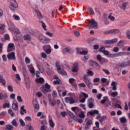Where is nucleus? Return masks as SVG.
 <instances>
[{"label":"nucleus","instance_id":"obj_54","mask_svg":"<svg viewBox=\"0 0 130 130\" xmlns=\"http://www.w3.org/2000/svg\"><path fill=\"white\" fill-rule=\"evenodd\" d=\"M6 115V112H2L0 113V118H4Z\"/></svg>","mask_w":130,"mask_h":130},{"label":"nucleus","instance_id":"obj_53","mask_svg":"<svg viewBox=\"0 0 130 130\" xmlns=\"http://www.w3.org/2000/svg\"><path fill=\"white\" fill-rule=\"evenodd\" d=\"M52 96L54 98H55V97H57V93L56 92V91H55V90L53 91V92L52 93Z\"/></svg>","mask_w":130,"mask_h":130},{"label":"nucleus","instance_id":"obj_36","mask_svg":"<svg viewBox=\"0 0 130 130\" xmlns=\"http://www.w3.org/2000/svg\"><path fill=\"white\" fill-rule=\"evenodd\" d=\"M36 13H37V15L38 16L39 19H42V15H41V13L38 10H36Z\"/></svg>","mask_w":130,"mask_h":130},{"label":"nucleus","instance_id":"obj_38","mask_svg":"<svg viewBox=\"0 0 130 130\" xmlns=\"http://www.w3.org/2000/svg\"><path fill=\"white\" fill-rule=\"evenodd\" d=\"M54 85H61V81L60 80H55L53 81Z\"/></svg>","mask_w":130,"mask_h":130},{"label":"nucleus","instance_id":"obj_29","mask_svg":"<svg viewBox=\"0 0 130 130\" xmlns=\"http://www.w3.org/2000/svg\"><path fill=\"white\" fill-rule=\"evenodd\" d=\"M112 13H110L108 18L110 19V20H111L112 22H113L115 20V17H114V16H112Z\"/></svg>","mask_w":130,"mask_h":130},{"label":"nucleus","instance_id":"obj_23","mask_svg":"<svg viewBox=\"0 0 130 130\" xmlns=\"http://www.w3.org/2000/svg\"><path fill=\"white\" fill-rule=\"evenodd\" d=\"M33 106L35 109H37V110H38L39 109V104L37 103V102H33Z\"/></svg>","mask_w":130,"mask_h":130},{"label":"nucleus","instance_id":"obj_13","mask_svg":"<svg viewBox=\"0 0 130 130\" xmlns=\"http://www.w3.org/2000/svg\"><path fill=\"white\" fill-rule=\"evenodd\" d=\"M86 85L87 86V87L89 88V89H92L93 88V86H92V83L89 80H85L84 81Z\"/></svg>","mask_w":130,"mask_h":130},{"label":"nucleus","instance_id":"obj_45","mask_svg":"<svg viewBox=\"0 0 130 130\" xmlns=\"http://www.w3.org/2000/svg\"><path fill=\"white\" fill-rule=\"evenodd\" d=\"M26 127L27 129L29 130H33V127L31 125L30 123H28L26 126Z\"/></svg>","mask_w":130,"mask_h":130},{"label":"nucleus","instance_id":"obj_32","mask_svg":"<svg viewBox=\"0 0 130 130\" xmlns=\"http://www.w3.org/2000/svg\"><path fill=\"white\" fill-rule=\"evenodd\" d=\"M106 62H108V60L104 58H102L101 61H100V64H103V63H106Z\"/></svg>","mask_w":130,"mask_h":130},{"label":"nucleus","instance_id":"obj_48","mask_svg":"<svg viewBox=\"0 0 130 130\" xmlns=\"http://www.w3.org/2000/svg\"><path fill=\"white\" fill-rule=\"evenodd\" d=\"M117 38L113 39L112 40H110L111 41V44H113L114 43H116L117 42Z\"/></svg>","mask_w":130,"mask_h":130},{"label":"nucleus","instance_id":"obj_9","mask_svg":"<svg viewBox=\"0 0 130 130\" xmlns=\"http://www.w3.org/2000/svg\"><path fill=\"white\" fill-rule=\"evenodd\" d=\"M14 50H15V47L14 46V44H9L8 46L7 52H11V51H14Z\"/></svg>","mask_w":130,"mask_h":130},{"label":"nucleus","instance_id":"obj_11","mask_svg":"<svg viewBox=\"0 0 130 130\" xmlns=\"http://www.w3.org/2000/svg\"><path fill=\"white\" fill-rule=\"evenodd\" d=\"M23 74L24 77V80H27L29 79V76H28V73H27V71L26 70V68L23 67L22 68Z\"/></svg>","mask_w":130,"mask_h":130},{"label":"nucleus","instance_id":"obj_63","mask_svg":"<svg viewBox=\"0 0 130 130\" xmlns=\"http://www.w3.org/2000/svg\"><path fill=\"white\" fill-rule=\"evenodd\" d=\"M75 81H76V80L74 78H70L69 79V82L70 83V84H73V83H74Z\"/></svg>","mask_w":130,"mask_h":130},{"label":"nucleus","instance_id":"obj_28","mask_svg":"<svg viewBox=\"0 0 130 130\" xmlns=\"http://www.w3.org/2000/svg\"><path fill=\"white\" fill-rule=\"evenodd\" d=\"M70 51V48L66 47L63 49L62 53H63V54H66L67 52H69V53H71V52Z\"/></svg>","mask_w":130,"mask_h":130},{"label":"nucleus","instance_id":"obj_41","mask_svg":"<svg viewBox=\"0 0 130 130\" xmlns=\"http://www.w3.org/2000/svg\"><path fill=\"white\" fill-rule=\"evenodd\" d=\"M87 74L88 76H93L94 75V73H93V71H90V70H87Z\"/></svg>","mask_w":130,"mask_h":130},{"label":"nucleus","instance_id":"obj_6","mask_svg":"<svg viewBox=\"0 0 130 130\" xmlns=\"http://www.w3.org/2000/svg\"><path fill=\"white\" fill-rule=\"evenodd\" d=\"M7 58L10 60H16V55L15 52H12L7 55Z\"/></svg>","mask_w":130,"mask_h":130},{"label":"nucleus","instance_id":"obj_39","mask_svg":"<svg viewBox=\"0 0 130 130\" xmlns=\"http://www.w3.org/2000/svg\"><path fill=\"white\" fill-rule=\"evenodd\" d=\"M120 120L121 123H124V122H126V118L125 117H122L120 118Z\"/></svg>","mask_w":130,"mask_h":130},{"label":"nucleus","instance_id":"obj_1","mask_svg":"<svg viewBox=\"0 0 130 130\" xmlns=\"http://www.w3.org/2000/svg\"><path fill=\"white\" fill-rule=\"evenodd\" d=\"M41 91L43 93H44V94H46V93L51 92V90L50 89V85H49L48 83H46L45 85L42 86Z\"/></svg>","mask_w":130,"mask_h":130},{"label":"nucleus","instance_id":"obj_25","mask_svg":"<svg viewBox=\"0 0 130 130\" xmlns=\"http://www.w3.org/2000/svg\"><path fill=\"white\" fill-rule=\"evenodd\" d=\"M14 34L15 35V36H17V35H19L20 34V30L18 28H15L13 30Z\"/></svg>","mask_w":130,"mask_h":130},{"label":"nucleus","instance_id":"obj_42","mask_svg":"<svg viewBox=\"0 0 130 130\" xmlns=\"http://www.w3.org/2000/svg\"><path fill=\"white\" fill-rule=\"evenodd\" d=\"M108 97L107 96H104L103 98V99L101 101V104H104L105 102H106V100H107Z\"/></svg>","mask_w":130,"mask_h":130},{"label":"nucleus","instance_id":"obj_52","mask_svg":"<svg viewBox=\"0 0 130 130\" xmlns=\"http://www.w3.org/2000/svg\"><path fill=\"white\" fill-rule=\"evenodd\" d=\"M24 40H30V36L27 34L24 36Z\"/></svg>","mask_w":130,"mask_h":130},{"label":"nucleus","instance_id":"obj_58","mask_svg":"<svg viewBox=\"0 0 130 130\" xmlns=\"http://www.w3.org/2000/svg\"><path fill=\"white\" fill-rule=\"evenodd\" d=\"M71 100V97H67L65 98V102L66 103H70V101Z\"/></svg>","mask_w":130,"mask_h":130},{"label":"nucleus","instance_id":"obj_16","mask_svg":"<svg viewBox=\"0 0 130 130\" xmlns=\"http://www.w3.org/2000/svg\"><path fill=\"white\" fill-rule=\"evenodd\" d=\"M0 83H1L3 86L6 85V79L4 78V76L3 75H0Z\"/></svg>","mask_w":130,"mask_h":130},{"label":"nucleus","instance_id":"obj_18","mask_svg":"<svg viewBox=\"0 0 130 130\" xmlns=\"http://www.w3.org/2000/svg\"><path fill=\"white\" fill-rule=\"evenodd\" d=\"M49 122L51 127H54V122L52 121V118L50 116H49Z\"/></svg>","mask_w":130,"mask_h":130},{"label":"nucleus","instance_id":"obj_24","mask_svg":"<svg viewBox=\"0 0 130 130\" xmlns=\"http://www.w3.org/2000/svg\"><path fill=\"white\" fill-rule=\"evenodd\" d=\"M91 124H93V122L91 120H88L86 122V125H85V128H88V126H89V125H91Z\"/></svg>","mask_w":130,"mask_h":130},{"label":"nucleus","instance_id":"obj_35","mask_svg":"<svg viewBox=\"0 0 130 130\" xmlns=\"http://www.w3.org/2000/svg\"><path fill=\"white\" fill-rule=\"evenodd\" d=\"M72 111H74V112L76 111V110H77V111H81V109L79 108L78 107H74L71 108Z\"/></svg>","mask_w":130,"mask_h":130},{"label":"nucleus","instance_id":"obj_5","mask_svg":"<svg viewBox=\"0 0 130 130\" xmlns=\"http://www.w3.org/2000/svg\"><path fill=\"white\" fill-rule=\"evenodd\" d=\"M88 106L89 108L92 109L94 108V100L91 98H90L87 100Z\"/></svg>","mask_w":130,"mask_h":130},{"label":"nucleus","instance_id":"obj_30","mask_svg":"<svg viewBox=\"0 0 130 130\" xmlns=\"http://www.w3.org/2000/svg\"><path fill=\"white\" fill-rule=\"evenodd\" d=\"M11 106H10V103H6L3 105V108L6 109V108H10Z\"/></svg>","mask_w":130,"mask_h":130},{"label":"nucleus","instance_id":"obj_44","mask_svg":"<svg viewBox=\"0 0 130 130\" xmlns=\"http://www.w3.org/2000/svg\"><path fill=\"white\" fill-rule=\"evenodd\" d=\"M49 101L51 106H54V105H55V104H56V101H52L51 100Z\"/></svg>","mask_w":130,"mask_h":130},{"label":"nucleus","instance_id":"obj_12","mask_svg":"<svg viewBox=\"0 0 130 130\" xmlns=\"http://www.w3.org/2000/svg\"><path fill=\"white\" fill-rule=\"evenodd\" d=\"M118 85V83H117L116 82L113 81L111 83V86L112 87L113 91H116L117 88L116 87V86Z\"/></svg>","mask_w":130,"mask_h":130},{"label":"nucleus","instance_id":"obj_43","mask_svg":"<svg viewBox=\"0 0 130 130\" xmlns=\"http://www.w3.org/2000/svg\"><path fill=\"white\" fill-rule=\"evenodd\" d=\"M41 23H42V26L43 27V28L45 30V31H47V29L46 28V25H45V23L43 22V21H41Z\"/></svg>","mask_w":130,"mask_h":130},{"label":"nucleus","instance_id":"obj_20","mask_svg":"<svg viewBox=\"0 0 130 130\" xmlns=\"http://www.w3.org/2000/svg\"><path fill=\"white\" fill-rule=\"evenodd\" d=\"M76 50H77V54H79V53H80V54L86 55V54H87L88 53V52L87 51H83L79 52V48H76Z\"/></svg>","mask_w":130,"mask_h":130},{"label":"nucleus","instance_id":"obj_60","mask_svg":"<svg viewBox=\"0 0 130 130\" xmlns=\"http://www.w3.org/2000/svg\"><path fill=\"white\" fill-rule=\"evenodd\" d=\"M126 34L127 38L130 40V31L129 30H127L126 32Z\"/></svg>","mask_w":130,"mask_h":130},{"label":"nucleus","instance_id":"obj_15","mask_svg":"<svg viewBox=\"0 0 130 130\" xmlns=\"http://www.w3.org/2000/svg\"><path fill=\"white\" fill-rule=\"evenodd\" d=\"M5 28H6L5 24H0V34H4L5 33Z\"/></svg>","mask_w":130,"mask_h":130},{"label":"nucleus","instance_id":"obj_46","mask_svg":"<svg viewBox=\"0 0 130 130\" xmlns=\"http://www.w3.org/2000/svg\"><path fill=\"white\" fill-rule=\"evenodd\" d=\"M88 11L89 12V13H90V14L91 15H94V10H93V9L92 8H88L87 9Z\"/></svg>","mask_w":130,"mask_h":130},{"label":"nucleus","instance_id":"obj_19","mask_svg":"<svg viewBox=\"0 0 130 130\" xmlns=\"http://www.w3.org/2000/svg\"><path fill=\"white\" fill-rule=\"evenodd\" d=\"M88 113L90 115L93 116L94 114H99V111L97 110H94L93 111L88 112Z\"/></svg>","mask_w":130,"mask_h":130},{"label":"nucleus","instance_id":"obj_34","mask_svg":"<svg viewBox=\"0 0 130 130\" xmlns=\"http://www.w3.org/2000/svg\"><path fill=\"white\" fill-rule=\"evenodd\" d=\"M6 128L8 130H13L14 129V126L11 124H7L6 125Z\"/></svg>","mask_w":130,"mask_h":130},{"label":"nucleus","instance_id":"obj_17","mask_svg":"<svg viewBox=\"0 0 130 130\" xmlns=\"http://www.w3.org/2000/svg\"><path fill=\"white\" fill-rule=\"evenodd\" d=\"M20 112L21 115H24V113H27V110L25 109V106H22L21 107Z\"/></svg>","mask_w":130,"mask_h":130},{"label":"nucleus","instance_id":"obj_49","mask_svg":"<svg viewBox=\"0 0 130 130\" xmlns=\"http://www.w3.org/2000/svg\"><path fill=\"white\" fill-rule=\"evenodd\" d=\"M7 88L10 92H14V89H13V86H12V85H8Z\"/></svg>","mask_w":130,"mask_h":130},{"label":"nucleus","instance_id":"obj_22","mask_svg":"<svg viewBox=\"0 0 130 130\" xmlns=\"http://www.w3.org/2000/svg\"><path fill=\"white\" fill-rule=\"evenodd\" d=\"M128 5V3L127 2H124L122 4V7H120V9H122L123 11L126 9V6Z\"/></svg>","mask_w":130,"mask_h":130},{"label":"nucleus","instance_id":"obj_21","mask_svg":"<svg viewBox=\"0 0 130 130\" xmlns=\"http://www.w3.org/2000/svg\"><path fill=\"white\" fill-rule=\"evenodd\" d=\"M118 56H123L125 55H128V53L125 52H118Z\"/></svg>","mask_w":130,"mask_h":130},{"label":"nucleus","instance_id":"obj_55","mask_svg":"<svg viewBox=\"0 0 130 130\" xmlns=\"http://www.w3.org/2000/svg\"><path fill=\"white\" fill-rule=\"evenodd\" d=\"M13 18H14V19L16 20V21H19L20 20V17L16 14L13 15Z\"/></svg>","mask_w":130,"mask_h":130},{"label":"nucleus","instance_id":"obj_31","mask_svg":"<svg viewBox=\"0 0 130 130\" xmlns=\"http://www.w3.org/2000/svg\"><path fill=\"white\" fill-rule=\"evenodd\" d=\"M36 82L37 83H43L44 82V79L43 78H40L39 79H36Z\"/></svg>","mask_w":130,"mask_h":130},{"label":"nucleus","instance_id":"obj_59","mask_svg":"<svg viewBox=\"0 0 130 130\" xmlns=\"http://www.w3.org/2000/svg\"><path fill=\"white\" fill-rule=\"evenodd\" d=\"M70 104H74L75 103V100L73 97H70V101L69 102Z\"/></svg>","mask_w":130,"mask_h":130},{"label":"nucleus","instance_id":"obj_2","mask_svg":"<svg viewBox=\"0 0 130 130\" xmlns=\"http://www.w3.org/2000/svg\"><path fill=\"white\" fill-rule=\"evenodd\" d=\"M97 24H98L97 22H96V21H95L94 19H92L88 23V27H89V29H92V28L97 29L98 28V27L97 26Z\"/></svg>","mask_w":130,"mask_h":130},{"label":"nucleus","instance_id":"obj_47","mask_svg":"<svg viewBox=\"0 0 130 130\" xmlns=\"http://www.w3.org/2000/svg\"><path fill=\"white\" fill-rule=\"evenodd\" d=\"M12 125H13V126H18V123H17L16 119H14L12 121Z\"/></svg>","mask_w":130,"mask_h":130},{"label":"nucleus","instance_id":"obj_33","mask_svg":"<svg viewBox=\"0 0 130 130\" xmlns=\"http://www.w3.org/2000/svg\"><path fill=\"white\" fill-rule=\"evenodd\" d=\"M111 106V103L109 101V99L108 98H107V100L106 101V106L107 107H108V106Z\"/></svg>","mask_w":130,"mask_h":130},{"label":"nucleus","instance_id":"obj_50","mask_svg":"<svg viewBox=\"0 0 130 130\" xmlns=\"http://www.w3.org/2000/svg\"><path fill=\"white\" fill-rule=\"evenodd\" d=\"M96 59L97 60H98V61H99V62H100L101 61V60L102 59V57L101 56V55L98 54L96 56Z\"/></svg>","mask_w":130,"mask_h":130},{"label":"nucleus","instance_id":"obj_27","mask_svg":"<svg viewBox=\"0 0 130 130\" xmlns=\"http://www.w3.org/2000/svg\"><path fill=\"white\" fill-rule=\"evenodd\" d=\"M49 42H50V39L48 38H44V40L42 41V43H44L45 44H47Z\"/></svg>","mask_w":130,"mask_h":130},{"label":"nucleus","instance_id":"obj_64","mask_svg":"<svg viewBox=\"0 0 130 130\" xmlns=\"http://www.w3.org/2000/svg\"><path fill=\"white\" fill-rule=\"evenodd\" d=\"M78 86L79 87H82V88H85V87H86V84H85V83H79L78 84Z\"/></svg>","mask_w":130,"mask_h":130},{"label":"nucleus","instance_id":"obj_37","mask_svg":"<svg viewBox=\"0 0 130 130\" xmlns=\"http://www.w3.org/2000/svg\"><path fill=\"white\" fill-rule=\"evenodd\" d=\"M79 117L81 118H84V117H85V114L82 110L80 111V114H79Z\"/></svg>","mask_w":130,"mask_h":130},{"label":"nucleus","instance_id":"obj_61","mask_svg":"<svg viewBox=\"0 0 130 130\" xmlns=\"http://www.w3.org/2000/svg\"><path fill=\"white\" fill-rule=\"evenodd\" d=\"M17 100L18 102H19L20 103L23 102V100L22 99V98L21 97V96L18 95L17 96Z\"/></svg>","mask_w":130,"mask_h":130},{"label":"nucleus","instance_id":"obj_56","mask_svg":"<svg viewBox=\"0 0 130 130\" xmlns=\"http://www.w3.org/2000/svg\"><path fill=\"white\" fill-rule=\"evenodd\" d=\"M19 122H20V125L21 126H25V122L22 119H19Z\"/></svg>","mask_w":130,"mask_h":130},{"label":"nucleus","instance_id":"obj_62","mask_svg":"<svg viewBox=\"0 0 130 130\" xmlns=\"http://www.w3.org/2000/svg\"><path fill=\"white\" fill-rule=\"evenodd\" d=\"M102 71H104V72L105 73V74H106V75H109V74H110L109 71L107 69H103Z\"/></svg>","mask_w":130,"mask_h":130},{"label":"nucleus","instance_id":"obj_7","mask_svg":"<svg viewBox=\"0 0 130 130\" xmlns=\"http://www.w3.org/2000/svg\"><path fill=\"white\" fill-rule=\"evenodd\" d=\"M130 64V60H127V61H124L121 62L120 64L118 66L119 68H125L128 67Z\"/></svg>","mask_w":130,"mask_h":130},{"label":"nucleus","instance_id":"obj_40","mask_svg":"<svg viewBox=\"0 0 130 130\" xmlns=\"http://www.w3.org/2000/svg\"><path fill=\"white\" fill-rule=\"evenodd\" d=\"M111 95L112 97H113V98H115V97H116V96L118 95V93L117 92V91L112 92Z\"/></svg>","mask_w":130,"mask_h":130},{"label":"nucleus","instance_id":"obj_14","mask_svg":"<svg viewBox=\"0 0 130 130\" xmlns=\"http://www.w3.org/2000/svg\"><path fill=\"white\" fill-rule=\"evenodd\" d=\"M87 42L89 44H93L96 42V39L94 38H90L87 39Z\"/></svg>","mask_w":130,"mask_h":130},{"label":"nucleus","instance_id":"obj_4","mask_svg":"<svg viewBox=\"0 0 130 130\" xmlns=\"http://www.w3.org/2000/svg\"><path fill=\"white\" fill-rule=\"evenodd\" d=\"M90 67H92L94 68V69H95V70H100L101 69L100 65L98 64V63L93 61V60H90V62L89 63Z\"/></svg>","mask_w":130,"mask_h":130},{"label":"nucleus","instance_id":"obj_8","mask_svg":"<svg viewBox=\"0 0 130 130\" xmlns=\"http://www.w3.org/2000/svg\"><path fill=\"white\" fill-rule=\"evenodd\" d=\"M79 70V63L76 62L73 64V68L72 70L73 73H78Z\"/></svg>","mask_w":130,"mask_h":130},{"label":"nucleus","instance_id":"obj_3","mask_svg":"<svg viewBox=\"0 0 130 130\" xmlns=\"http://www.w3.org/2000/svg\"><path fill=\"white\" fill-rule=\"evenodd\" d=\"M58 64H59L58 62H56V67L57 68V72H58L59 74H60V75H61V76H67L68 75L67 74V72H66V71L62 70L60 71V66Z\"/></svg>","mask_w":130,"mask_h":130},{"label":"nucleus","instance_id":"obj_57","mask_svg":"<svg viewBox=\"0 0 130 130\" xmlns=\"http://www.w3.org/2000/svg\"><path fill=\"white\" fill-rule=\"evenodd\" d=\"M123 43V41L120 40L118 43H117V46H119V47H121L122 46V44Z\"/></svg>","mask_w":130,"mask_h":130},{"label":"nucleus","instance_id":"obj_26","mask_svg":"<svg viewBox=\"0 0 130 130\" xmlns=\"http://www.w3.org/2000/svg\"><path fill=\"white\" fill-rule=\"evenodd\" d=\"M12 108L14 110H18V104L13 103L12 105Z\"/></svg>","mask_w":130,"mask_h":130},{"label":"nucleus","instance_id":"obj_10","mask_svg":"<svg viewBox=\"0 0 130 130\" xmlns=\"http://www.w3.org/2000/svg\"><path fill=\"white\" fill-rule=\"evenodd\" d=\"M14 1L15 3L14 4L11 3V6L10 7V9L11 10V11H15V10L18 8V4H17V2H16V0H14Z\"/></svg>","mask_w":130,"mask_h":130},{"label":"nucleus","instance_id":"obj_51","mask_svg":"<svg viewBox=\"0 0 130 130\" xmlns=\"http://www.w3.org/2000/svg\"><path fill=\"white\" fill-rule=\"evenodd\" d=\"M8 113L11 115V116H15V113L13 112V110L12 109H9L8 110Z\"/></svg>","mask_w":130,"mask_h":130}]
</instances>
